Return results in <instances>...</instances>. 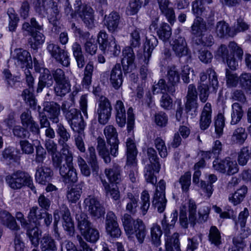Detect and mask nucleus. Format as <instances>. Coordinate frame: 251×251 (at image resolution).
<instances>
[{
    "mask_svg": "<svg viewBox=\"0 0 251 251\" xmlns=\"http://www.w3.org/2000/svg\"><path fill=\"white\" fill-rule=\"evenodd\" d=\"M53 215L52 232L53 235L55 239L57 240L61 239L58 227V224L60 218L62 220V226L64 229L67 232L68 234L73 236L75 233V226L68 206L65 204L61 205L59 209L54 211Z\"/></svg>",
    "mask_w": 251,
    "mask_h": 251,
    "instance_id": "obj_1",
    "label": "nucleus"
},
{
    "mask_svg": "<svg viewBox=\"0 0 251 251\" xmlns=\"http://www.w3.org/2000/svg\"><path fill=\"white\" fill-rule=\"evenodd\" d=\"M34 9L38 15L42 18L48 17L49 23L54 26L61 18L58 5L53 0H35Z\"/></svg>",
    "mask_w": 251,
    "mask_h": 251,
    "instance_id": "obj_2",
    "label": "nucleus"
},
{
    "mask_svg": "<svg viewBox=\"0 0 251 251\" xmlns=\"http://www.w3.org/2000/svg\"><path fill=\"white\" fill-rule=\"evenodd\" d=\"M125 232L129 238L135 235L140 244L144 242L147 234L146 226L140 219L134 220L128 214H125L122 218Z\"/></svg>",
    "mask_w": 251,
    "mask_h": 251,
    "instance_id": "obj_3",
    "label": "nucleus"
},
{
    "mask_svg": "<svg viewBox=\"0 0 251 251\" xmlns=\"http://www.w3.org/2000/svg\"><path fill=\"white\" fill-rule=\"evenodd\" d=\"M72 153L67 151V155L61 159L58 165L53 166L58 169L63 182L65 184H74L78 180L77 174L73 163Z\"/></svg>",
    "mask_w": 251,
    "mask_h": 251,
    "instance_id": "obj_4",
    "label": "nucleus"
},
{
    "mask_svg": "<svg viewBox=\"0 0 251 251\" xmlns=\"http://www.w3.org/2000/svg\"><path fill=\"white\" fill-rule=\"evenodd\" d=\"M5 181L8 186L14 190H20L26 186L34 193H36L31 177L25 172L18 170L7 176Z\"/></svg>",
    "mask_w": 251,
    "mask_h": 251,
    "instance_id": "obj_5",
    "label": "nucleus"
},
{
    "mask_svg": "<svg viewBox=\"0 0 251 251\" xmlns=\"http://www.w3.org/2000/svg\"><path fill=\"white\" fill-rule=\"evenodd\" d=\"M126 144V164L125 166L128 177L132 182H135L137 177L136 156L137 151L132 140L128 139Z\"/></svg>",
    "mask_w": 251,
    "mask_h": 251,
    "instance_id": "obj_6",
    "label": "nucleus"
},
{
    "mask_svg": "<svg viewBox=\"0 0 251 251\" xmlns=\"http://www.w3.org/2000/svg\"><path fill=\"white\" fill-rule=\"evenodd\" d=\"M147 155L151 164L146 165L145 168V177L148 182L155 185L157 182V179L154 176V173H159L160 169L159 158L156 151L153 148H148Z\"/></svg>",
    "mask_w": 251,
    "mask_h": 251,
    "instance_id": "obj_7",
    "label": "nucleus"
},
{
    "mask_svg": "<svg viewBox=\"0 0 251 251\" xmlns=\"http://www.w3.org/2000/svg\"><path fill=\"white\" fill-rule=\"evenodd\" d=\"M108 34L105 31L101 30L98 35V42L100 49L103 53L118 56L121 52V48L114 37L109 41Z\"/></svg>",
    "mask_w": 251,
    "mask_h": 251,
    "instance_id": "obj_8",
    "label": "nucleus"
},
{
    "mask_svg": "<svg viewBox=\"0 0 251 251\" xmlns=\"http://www.w3.org/2000/svg\"><path fill=\"white\" fill-rule=\"evenodd\" d=\"M64 117L73 131L84 130L85 124L79 110L71 108Z\"/></svg>",
    "mask_w": 251,
    "mask_h": 251,
    "instance_id": "obj_9",
    "label": "nucleus"
},
{
    "mask_svg": "<svg viewBox=\"0 0 251 251\" xmlns=\"http://www.w3.org/2000/svg\"><path fill=\"white\" fill-rule=\"evenodd\" d=\"M214 169L222 174L227 175H232L237 173L239 171L238 166L235 160L227 157L218 161L214 160L213 162Z\"/></svg>",
    "mask_w": 251,
    "mask_h": 251,
    "instance_id": "obj_10",
    "label": "nucleus"
},
{
    "mask_svg": "<svg viewBox=\"0 0 251 251\" xmlns=\"http://www.w3.org/2000/svg\"><path fill=\"white\" fill-rule=\"evenodd\" d=\"M12 58L17 67L22 69H32L33 62L30 53L22 48L16 49L12 54Z\"/></svg>",
    "mask_w": 251,
    "mask_h": 251,
    "instance_id": "obj_11",
    "label": "nucleus"
},
{
    "mask_svg": "<svg viewBox=\"0 0 251 251\" xmlns=\"http://www.w3.org/2000/svg\"><path fill=\"white\" fill-rule=\"evenodd\" d=\"M84 208L91 217L99 219L104 215V208L102 206L98 199L94 196L90 195L84 199Z\"/></svg>",
    "mask_w": 251,
    "mask_h": 251,
    "instance_id": "obj_12",
    "label": "nucleus"
},
{
    "mask_svg": "<svg viewBox=\"0 0 251 251\" xmlns=\"http://www.w3.org/2000/svg\"><path fill=\"white\" fill-rule=\"evenodd\" d=\"M47 44V50L51 56L63 66L68 67L70 61L67 51L62 49L57 44L52 43H48Z\"/></svg>",
    "mask_w": 251,
    "mask_h": 251,
    "instance_id": "obj_13",
    "label": "nucleus"
},
{
    "mask_svg": "<svg viewBox=\"0 0 251 251\" xmlns=\"http://www.w3.org/2000/svg\"><path fill=\"white\" fill-rule=\"evenodd\" d=\"M188 212L189 222L191 226L194 227L197 222L202 223L205 222L208 217L209 209L207 207H204L203 209V213L201 210H199V218H197V205L194 201L189 200L188 202Z\"/></svg>",
    "mask_w": 251,
    "mask_h": 251,
    "instance_id": "obj_14",
    "label": "nucleus"
},
{
    "mask_svg": "<svg viewBox=\"0 0 251 251\" xmlns=\"http://www.w3.org/2000/svg\"><path fill=\"white\" fill-rule=\"evenodd\" d=\"M27 218L30 220H33L34 224L38 226L40 223L39 220L43 219L44 225L49 227L52 222V216L48 211L43 212L42 209H40L37 206H33L29 209Z\"/></svg>",
    "mask_w": 251,
    "mask_h": 251,
    "instance_id": "obj_15",
    "label": "nucleus"
},
{
    "mask_svg": "<svg viewBox=\"0 0 251 251\" xmlns=\"http://www.w3.org/2000/svg\"><path fill=\"white\" fill-rule=\"evenodd\" d=\"M104 134L106 138L107 143L110 146L111 156L115 157L118 155L119 140L118 139V133L116 129L112 125H108L104 129Z\"/></svg>",
    "mask_w": 251,
    "mask_h": 251,
    "instance_id": "obj_16",
    "label": "nucleus"
},
{
    "mask_svg": "<svg viewBox=\"0 0 251 251\" xmlns=\"http://www.w3.org/2000/svg\"><path fill=\"white\" fill-rule=\"evenodd\" d=\"M112 106L109 100L104 97H101L97 109L99 123L104 125L108 122L111 115Z\"/></svg>",
    "mask_w": 251,
    "mask_h": 251,
    "instance_id": "obj_17",
    "label": "nucleus"
},
{
    "mask_svg": "<svg viewBox=\"0 0 251 251\" xmlns=\"http://www.w3.org/2000/svg\"><path fill=\"white\" fill-rule=\"evenodd\" d=\"M166 183L163 180H161L158 184L154 194L152 204L157 208L159 212H163L166 205L167 200L165 198V190Z\"/></svg>",
    "mask_w": 251,
    "mask_h": 251,
    "instance_id": "obj_18",
    "label": "nucleus"
},
{
    "mask_svg": "<svg viewBox=\"0 0 251 251\" xmlns=\"http://www.w3.org/2000/svg\"><path fill=\"white\" fill-rule=\"evenodd\" d=\"M75 12L78 15L88 28L92 29L95 26L94 10L90 6L78 5L75 7Z\"/></svg>",
    "mask_w": 251,
    "mask_h": 251,
    "instance_id": "obj_19",
    "label": "nucleus"
},
{
    "mask_svg": "<svg viewBox=\"0 0 251 251\" xmlns=\"http://www.w3.org/2000/svg\"><path fill=\"white\" fill-rule=\"evenodd\" d=\"M105 223V229L108 234L114 238L120 236L121 231L117 222V217L113 212H107Z\"/></svg>",
    "mask_w": 251,
    "mask_h": 251,
    "instance_id": "obj_20",
    "label": "nucleus"
},
{
    "mask_svg": "<svg viewBox=\"0 0 251 251\" xmlns=\"http://www.w3.org/2000/svg\"><path fill=\"white\" fill-rule=\"evenodd\" d=\"M123 58L121 60V63L123 67V70L126 75L132 71L135 68L134 61L135 56L133 50L131 47H126L123 50Z\"/></svg>",
    "mask_w": 251,
    "mask_h": 251,
    "instance_id": "obj_21",
    "label": "nucleus"
},
{
    "mask_svg": "<svg viewBox=\"0 0 251 251\" xmlns=\"http://www.w3.org/2000/svg\"><path fill=\"white\" fill-rule=\"evenodd\" d=\"M166 78L169 84L168 93L173 94L176 91V87L180 82V74L176 66L172 65L167 67Z\"/></svg>",
    "mask_w": 251,
    "mask_h": 251,
    "instance_id": "obj_22",
    "label": "nucleus"
},
{
    "mask_svg": "<svg viewBox=\"0 0 251 251\" xmlns=\"http://www.w3.org/2000/svg\"><path fill=\"white\" fill-rule=\"evenodd\" d=\"M208 75V83L211 88V92L216 93L219 87L218 76L215 71L212 68H208L206 72H201L200 74V80L198 83H205Z\"/></svg>",
    "mask_w": 251,
    "mask_h": 251,
    "instance_id": "obj_23",
    "label": "nucleus"
},
{
    "mask_svg": "<svg viewBox=\"0 0 251 251\" xmlns=\"http://www.w3.org/2000/svg\"><path fill=\"white\" fill-rule=\"evenodd\" d=\"M53 176V172L51 168L43 164L38 165L36 169L35 179L39 183L46 184Z\"/></svg>",
    "mask_w": 251,
    "mask_h": 251,
    "instance_id": "obj_24",
    "label": "nucleus"
},
{
    "mask_svg": "<svg viewBox=\"0 0 251 251\" xmlns=\"http://www.w3.org/2000/svg\"><path fill=\"white\" fill-rule=\"evenodd\" d=\"M43 112L47 113V116L52 123L57 124L59 122V116L60 113V106L53 101H47L44 103Z\"/></svg>",
    "mask_w": 251,
    "mask_h": 251,
    "instance_id": "obj_25",
    "label": "nucleus"
},
{
    "mask_svg": "<svg viewBox=\"0 0 251 251\" xmlns=\"http://www.w3.org/2000/svg\"><path fill=\"white\" fill-rule=\"evenodd\" d=\"M45 147L50 154L53 166H58L61 159L67 155L68 150H64L62 154L57 151V145L52 140L49 139L46 141Z\"/></svg>",
    "mask_w": 251,
    "mask_h": 251,
    "instance_id": "obj_26",
    "label": "nucleus"
},
{
    "mask_svg": "<svg viewBox=\"0 0 251 251\" xmlns=\"http://www.w3.org/2000/svg\"><path fill=\"white\" fill-rule=\"evenodd\" d=\"M211 104L207 102L204 106L199 120L200 128L204 131L208 129L212 122Z\"/></svg>",
    "mask_w": 251,
    "mask_h": 251,
    "instance_id": "obj_27",
    "label": "nucleus"
},
{
    "mask_svg": "<svg viewBox=\"0 0 251 251\" xmlns=\"http://www.w3.org/2000/svg\"><path fill=\"white\" fill-rule=\"evenodd\" d=\"M109 81L112 86L116 90H118L122 86L123 75L120 64L117 63L112 68L110 72Z\"/></svg>",
    "mask_w": 251,
    "mask_h": 251,
    "instance_id": "obj_28",
    "label": "nucleus"
},
{
    "mask_svg": "<svg viewBox=\"0 0 251 251\" xmlns=\"http://www.w3.org/2000/svg\"><path fill=\"white\" fill-rule=\"evenodd\" d=\"M171 46L176 56L181 57L188 55V49L184 37L179 36L175 38Z\"/></svg>",
    "mask_w": 251,
    "mask_h": 251,
    "instance_id": "obj_29",
    "label": "nucleus"
},
{
    "mask_svg": "<svg viewBox=\"0 0 251 251\" xmlns=\"http://www.w3.org/2000/svg\"><path fill=\"white\" fill-rule=\"evenodd\" d=\"M121 17L118 13L112 12L107 16H105L104 25L109 32L113 33L119 29Z\"/></svg>",
    "mask_w": 251,
    "mask_h": 251,
    "instance_id": "obj_30",
    "label": "nucleus"
},
{
    "mask_svg": "<svg viewBox=\"0 0 251 251\" xmlns=\"http://www.w3.org/2000/svg\"><path fill=\"white\" fill-rule=\"evenodd\" d=\"M0 224L13 231L20 229L15 218L6 210L0 211Z\"/></svg>",
    "mask_w": 251,
    "mask_h": 251,
    "instance_id": "obj_31",
    "label": "nucleus"
},
{
    "mask_svg": "<svg viewBox=\"0 0 251 251\" xmlns=\"http://www.w3.org/2000/svg\"><path fill=\"white\" fill-rule=\"evenodd\" d=\"M26 230V235L28 237L31 244L34 247L37 248L39 244L42 231L39 230L38 226L32 223L24 228Z\"/></svg>",
    "mask_w": 251,
    "mask_h": 251,
    "instance_id": "obj_32",
    "label": "nucleus"
},
{
    "mask_svg": "<svg viewBox=\"0 0 251 251\" xmlns=\"http://www.w3.org/2000/svg\"><path fill=\"white\" fill-rule=\"evenodd\" d=\"M53 84L52 73L49 69L44 70L39 77V82L37 88V92L40 93L45 87H50Z\"/></svg>",
    "mask_w": 251,
    "mask_h": 251,
    "instance_id": "obj_33",
    "label": "nucleus"
},
{
    "mask_svg": "<svg viewBox=\"0 0 251 251\" xmlns=\"http://www.w3.org/2000/svg\"><path fill=\"white\" fill-rule=\"evenodd\" d=\"M206 30L207 26L203 18L196 15V18L191 26V34L197 38L202 36L203 32Z\"/></svg>",
    "mask_w": 251,
    "mask_h": 251,
    "instance_id": "obj_34",
    "label": "nucleus"
},
{
    "mask_svg": "<svg viewBox=\"0 0 251 251\" xmlns=\"http://www.w3.org/2000/svg\"><path fill=\"white\" fill-rule=\"evenodd\" d=\"M179 236L178 233L175 232L172 235L165 237L166 251H180Z\"/></svg>",
    "mask_w": 251,
    "mask_h": 251,
    "instance_id": "obj_35",
    "label": "nucleus"
},
{
    "mask_svg": "<svg viewBox=\"0 0 251 251\" xmlns=\"http://www.w3.org/2000/svg\"><path fill=\"white\" fill-rule=\"evenodd\" d=\"M73 55L76 62L77 67L79 69H82L86 63V59L82 51L81 45L75 42L72 46Z\"/></svg>",
    "mask_w": 251,
    "mask_h": 251,
    "instance_id": "obj_36",
    "label": "nucleus"
},
{
    "mask_svg": "<svg viewBox=\"0 0 251 251\" xmlns=\"http://www.w3.org/2000/svg\"><path fill=\"white\" fill-rule=\"evenodd\" d=\"M104 173L111 184H118L122 180L121 168L118 164L113 165L110 168L105 169Z\"/></svg>",
    "mask_w": 251,
    "mask_h": 251,
    "instance_id": "obj_37",
    "label": "nucleus"
},
{
    "mask_svg": "<svg viewBox=\"0 0 251 251\" xmlns=\"http://www.w3.org/2000/svg\"><path fill=\"white\" fill-rule=\"evenodd\" d=\"M248 187L245 185L242 186L233 193H231L228 197V201L233 205L236 206L241 203L246 197L248 192Z\"/></svg>",
    "mask_w": 251,
    "mask_h": 251,
    "instance_id": "obj_38",
    "label": "nucleus"
},
{
    "mask_svg": "<svg viewBox=\"0 0 251 251\" xmlns=\"http://www.w3.org/2000/svg\"><path fill=\"white\" fill-rule=\"evenodd\" d=\"M146 42L144 43V57L146 58V61L149 62L151 57L152 50L158 44V40L155 36L150 35L146 37Z\"/></svg>",
    "mask_w": 251,
    "mask_h": 251,
    "instance_id": "obj_39",
    "label": "nucleus"
},
{
    "mask_svg": "<svg viewBox=\"0 0 251 251\" xmlns=\"http://www.w3.org/2000/svg\"><path fill=\"white\" fill-rule=\"evenodd\" d=\"M97 150L99 152V155L103 159L105 163H109L111 161L110 157V147L108 149L106 146L105 140L99 137L97 138Z\"/></svg>",
    "mask_w": 251,
    "mask_h": 251,
    "instance_id": "obj_40",
    "label": "nucleus"
},
{
    "mask_svg": "<svg viewBox=\"0 0 251 251\" xmlns=\"http://www.w3.org/2000/svg\"><path fill=\"white\" fill-rule=\"evenodd\" d=\"M56 124L55 130L58 138V144L65 148L68 146L67 142L71 138V134L62 123L59 122Z\"/></svg>",
    "mask_w": 251,
    "mask_h": 251,
    "instance_id": "obj_41",
    "label": "nucleus"
},
{
    "mask_svg": "<svg viewBox=\"0 0 251 251\" xmlns=\"http://www.w3.org/2000/svg\"><path fill=\"white\" fill-rule=\"evenodd\" d=\"M41 251H57V247L55 240L49 234H44L40 240Z\"/></svg>",
    "mask_w": 251,
    "mask_h": 251,
    "instance_id": "obj_42",
    "label": "nucleus"
},
{
    "mask_svg": "<svg viewBox=\"0 0 251 251\" xmlns=\"http://www.w3.org/2000/svg\"><path fill=\"white\" fill-rule=\"evenodd\" d=\"M115 109L116 112V122L119 126L124 127L126 124V113L124 103L121 100L116 101Z\"/></svg>",
    "mask_w": 251,
    "mask_h": 251,
    "instance_id": "obj_43",
    "label": "nucleus"
},
{
    "mask_svg": "<svg viewBox=\"0 0 251 251\" xmlns=\"http://www.w3.org/2000/svg\"><path fill=\"white\" fill-rule=\"evenodd\" d=\"M88 162L90 165L92 170V174L97 176L99 175V166L97 157L94 147L91 146L88 148Z\"/></svg>",
    "mask_w": 251,
    "mask_h": 251,
    "instance_id": "obj_44",
    "label": "nucleus"
},
{
    "mask_svg": "<svg viewBox=\"0 0 251 251\" xmlns=\"http://www.w3.org/2000/svg\"><path fill=\"white\" fill-rule=\"evenodd\" d=\"M77 226L81 234L85 233L92 226L91 223L88 220V216L84 213L76 215Z\"/></svg>",
    "mask_w": 251,
    "mask_h": 251,
    "instance_id": "obj_45",
    "label": "nucleus"
},
{
    "mask_svg": "<svg viewBox=\"0 0 251 251\" xmlns=\"http://www.w3.org/2000/svg\"><path fill=\"white\" fill-rule=\"evenodd\" d=\"M31 35V37L28 39V43L30 47L36 50L38 46L41 45L45 41V37L44 34L41 32V31L32 32V33H27Z\"/></svg>",
    "mask_w": 251,
    "mask_h": 251,
    "instance_id": "obj_46",
    "label": "nucleus"
},
{
    "mask_svg": "<svg viewBox=\"0 0 251 251\" xmlns=\"http://www.w3.org/2000/svg\"><path fill=\"white\" fill-rule=\"evenodd\" d=\"M102 186L106 196H110L114 200H117L120 198V192L118 188L116 185H111L104 179L100 178Z\"/></svg>",
    "mask_w": 251,
    "mask_h": 251,
    "instance_id": "obj_47",
    "label": "nucleus"
},
{
    "mask_svg": "<svg viewBox=\"0 0 251 251\" xmlns=\"http://www.w3.org/2000/svg\"><path fill=\"white\" fill-rule=\"evenodd\" d=\"M156 33L159 38L166 42L169 40L172 35V28L167 23H162L157 28Z\"/></svg>",
    "mask_w": 251,
    "mask_h": 251,
    "instance_id": "obj_48",
    "label": "nucleus"
},
{
    "mask_svg": "<svg viewBox=\"0 0 251 251\" xmlns=\"http://www.w3.org/2000/svg\"><path fill=\"white\" fill-rule=\"evenodd\" d=\"M33 89H25L22 94V97L25 103L28 104L30 107L34 110L38 108V110L41 109L40 106H37V102L35 100V98L33 93Z\"/></svg>",
    "mask_w": 251,
    "mask_h": 251,
    "instance_id": "obj_49",
    "label": "nucleus"
},
{
    "mask_svg": "<svg viewBox=\"0 0 251 251\" xmlns=\"http://www.w3.org/2000/svg\"><path fill=\"white\" fill-rule=\"evenodd\" d=\"M145 30L136 27L130 34V44L132 47H139L141 39L145 35Z\"/></svg>",
    "mask_w": 251,
    "mask_h": 251,
    "instance_id": "obj_50",
    "label": "nucleus"
},
{
    "mask_svg": "<svg viewBox=\"0 0 251 251\" xmlns=\"http://www.w3.org/2000/svg\"><path fill=\"white\" fill-rule=\"evenodd\" d=\"M243 113L244 112L242 106L238 103H234L232 105L230 124L232 125L238 124L241 121L243 116Z\"/></svg>",
    "mask_w": 251,
    "mask_h": 251,
    "instance_id": "obj_51",
    "label": "nucleus"
},
{
    "mask_svg": "<svg viewBox=\"0 0 251 251\" xmlns=\"http://www.w3.org/2000/svg\"><path fill=\"white\" fill-rule=\"evenodd\" d=\"M22 29L27 33L42 31L43 30V24L39 23L35 18L33 17L30 19V23L25 22L23 24Z\"/></svg>",
    "mask_w": 251,
    "mask_h": 251,
    "instance_id": "obj_52",
    "label": "nucleus"
},
{
    "mask_svg": "<svg viewBox=\"0 0 251 251\" xmlns=\"http://www.w3.org/2000/svg\"><path fill=\"white\" fill-rule=\"evenodd\" d=\"M198 94L199 99L202 103H205L208 100L211 88L206 82L198 83Z\"/></svg>",
    "mask_w": 251,
    "mask_h": 251,
    "instance_id": "obj_53",
    "label": "nucleus"
},
{
    "mask_svg": "<svg viewBox=\"0 0 251 251\" xmlns=\"http://www.w3.org/2000/svg\"><path fill=\"white\" fill-rule=\"evenodd\" d=\"M71 90L70 81L55 83L54 92L56 96L64 97Z\"/></svg>",
    "mask_w": 251,
    "mask_h": 251,
    "instance_id": "obj_54",
    "label": "nucleus"
},
{
    "mask_svg": "<svg viewBox=\"0 0 251 251\" xmlns=\"http://www.w3.org/2000/svg\"><path fill=\"white\" fill-rule=\"evenodd\" d=\"M195 51L198 53V56L200 60L204 63H208L210 62L212 58V54L205 48L194 46Z\"/></svg>",
    "mask_w": 251,
    "mask_h": 251,
    "instance_id": "obj_55",
    "label": "nucleus"
},
{
    "mask_svg": "<svg viewBox=\"0 0 251 251\" xmlns=\"http://www.w3.org/2000/svg\"><path fill=\"white\" fill-rule=\"evenodd\" d=\"M151 246H161L162 231L159 226L155 225L151 229Z\"/></svg>",
    "mask_w": 251,
    "mask_h": 251,
    "instance_id": "obj_56",
    "label": "nucleus"
},
{
    "mask_svg": "<svg viewBox=\"0 0 251 251\" xmlns=\"http://www.w3.org/2000/svg\"><path fill=\"white\" fill-rule=\"evenodd\" d=\"M248 134L245 129L242 127L235 129L231 137L232 140L237 144H243L247 138Z\"/></svg>",
    "mask_w": 251,
    "mask_h": 251,
    "instance_id": "obj_57",
    "label": "nucleus"
},
{
    "mask_svg": "<svg viewBox=\"0 0 251 251\" xmlns=\"http://www.w3.org/2000/svg\"><path fill=\"white\" fill-rule=\"evenodd\" d=\"M225 126V118L222 113H218L214 118L215 131L217 137H220L223 134Z\"/></svg>",
    "mask_w": 251,
    "mask_h": 251,
    "instance_id": "obj_58",
    "label": "nucleus"
},
{
    "mask_svg": "<svg viewBox=\"0 0 251 251\" xmlns=\"http://www.w3.org/2000/svg\"><path fill=\"white\" fill-rule=\"evenodd\" d=\"M240 76L236 73L226 69V84L228 88L235 87L240 83Z\"/></svg>",
    "mask_w": 251,
    "mask_h": 251,
    "instance_id": "obj_59",
    "label": "nucleus"
},
{
    "mask_svg": "<svg viewBox=\"0 0 251 251\" xmlns=\"http://www.w3.org/2000/svg\"><path fill=\"white\" fill-rule=\"evenodd\" d=\"M208 239L210 243L216 247H218L221 244V233L216 226H211L209 230Z\"/></svg>",
    "mask_w": 251,
    "mask_h": 251,
    "instance_id": "obj_60",
    "label": "nucleus"
},
{
    "mask_svg": "<svg viewBox=\"0 0 251 251\" xmlns=\"http://www.w3.org/2000/svg\"><path fill=\"white\" fill-rule=\"evenodd\" d=\"M82 194V189L78 185L71 188L67 193V198L71 203H75L78 201Z\"/></svg>",
    "mask_w": 251,
    "mask_h": 251,
    "instance_id": "obj_61",
    "label": "nucleus"
},
{
    "mask_svg": "<svg viewBox=\"0 0 251 251\" xmlns=\"http://www.w3.org/2000/svg\"><path fill=\"white\" fill-rule=\"evenodd\" d=\"M159 10L160 14L166 18L171 25H173L176 21L175 12L174 8L170 5Z\"/></svg>",
    "mask_w": 251,
    "mask_h": 251,
    "instance_id": "obj_62",
    "label": "nucleus"
},
{
    "mask_svg": "<svg viewBox=\"0 0 251 251\" xmlns=\"http://www.w3.org/2000/svg\"><path fill=\"white\" fill-rule=\"evenodd\" d=\"M214 43V38L210 34L207 35L205 37H204L203 35L194 40V46H198L202 48L211 47Z\"/></svg>",
    "mask_w": 251,
    "mask_h": 251,
    "instance_id": "obj_63",
    "label": "nucleus"
},
{
    "mask_svg": "<svg viewBox=\"0 0 251 251\" xmlns=\"http://www.w3.org/2000/svg\"><path fill=\"white\" fill-rule=\"evenodd\" d=\"M240 85L241 88L251 93V73H242L240 75Z\"/></svg>",
    "mask_w": 251,
    "mask_h": 251,
    "instance_id": "obj_64",
    "label": "nucleus"
}]
</instances>
